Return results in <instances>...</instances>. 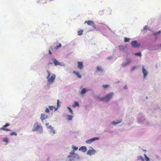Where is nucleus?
I'll return each mask as SVG.
<instances>
[{
    "instance_id": "nucleus-1",
    "label": "nucleus",
    "mask_w": 161,
    "mask_h": 161,
    "mask_svg": "<svg viewBox=\"0 0 161 161\" xmlns=\"http://www.w3.org/2000/svg\"><path fill=\"white\" fill-rule=\"evenodd\" d=\"M113 92H111L109 94L106 95L104 97L100 98L99 97H97L99 101H105L106 102H108L109 100L113 96Z\"/></svg>"
},
{
    "instance_id": "nucleus-2",
    "label": "nucleus",
    "mask_w": 161,
    "mask_h": 161,
    "mask_svg": "<svg viewBox=\"0 0 161 161\" xmlns=\"http://www.w3.org/2000/svg\"><path fill=\"white\" fill-rule=\"evenodd\" d=\"M85 24L87 23L88 25L91 26L94 29H96V27L95 24L93 21L88 20L85 22Z\"/></svg>"
},
{
    "instance_id": "nucleus-3",
    "label": "nucleus",
    "mask_w": 161,
    "mask_h": 161,
    "mask_svg": "<svg viewBox=\"0 0 161 161\" xmlns=\"http://www.w3.org/2000/svg\"><path fill=\"white\" fill-rule=\"evenodd\" d=\"M42 130V127L41 125H36L35 124L33 126L32 129L33 131H39Z\"/></svg>"
},
{
    "instance_id": "nucleus-4",
    "label": "nucleus",
    "mask_w": 161,
    "mask_h": 161,
    "mask_svg": "<svg viewBox=\"0 0 161 161\" xmlns=\"http://www.w3.org/2000/svg\"><path fill=\"white\" fill-rule=\"evenodd\" d=\"M131 44L133 47L135 48L139 47L141 45V44L138 43L136 40L132 41L131 42Z\"/></svg>"
},
{
    "instance_id": "nucleus-5",
    "label": "nucleus",
    "mask_w": 161,
    "mask_h": 161,
    "mask_svg": "<svg viewBox=\"0 0 161 161\" xmlns=\"http://www.w3.org/2000/svg\"><path fill=\"white\" fill-rule=\"evenodd\" d=\"M55 75L53 74L50 77L47 79L48 82L51 83H53L55 79Z\"/></svg>"
},
{
    "instance_id": "nucleus-6",
    "label": "nucleus",
    "mask_w": 161,
    "mask_h": 161,
    "mask_svg": "<svg viewBox=\"0 0 161 161\" xmlns=\"http://www.w3.org/2000/svg\"><path fill=\"white\" fill-rule=\"evenodd\" d=\"M9 125H10L9 124L7 123L5 125H3L2 127L0 128V130H5L6 131H11V130L9 129L5 128L6 127H7Z\"/></svg>"
},
{
    "instance_id": "nucleus-7",
    "label": "nucleus",
    "mask_w": 161,
    "mask_h": 161,
    "mask_svg": "<svg viewBox=\"0 0 161 161\" xmlns=\"http://www.w3.org/2000/svg\"><path fill=\"white\" fill-rule=\"evenodd\" d=\"M99 139V138L98 137H94L92 138H91L89 140H87L86 141V142L88 144H90L93 142L94 141H95L96 140H97Z\"/></svg>"
},
{
    "instance_id": "nucleus-8",
    "label": "nucleus",
    "mask_w": 161,
    "mask_h": 161,
    "mask_svg": "<svg viewBox=\"0 0 161 161\" xmlns=\"http://www.w3.org/2000/svg\"><path fill=\"white\" fill-rule=\"evenodd\" d=\"M78 68L80 69H82L83 68V63L81 62L77 61Z\"/></svg>"
},
{
    "instance_id": "nucleus-9",
    "label": "nucleus",
    "mask_w": 161,
    "mask_h": 161,
    "mask_svg": "<svg viewBox=\"0 0 161 161\" xmlns=\"http://www.w3.org/2000/svg\"><path fill=\"white\" fill-rule=\"evenodd\" d=\"M142 72L143 74L144 77V78H145L146 77V75H147L148 73L146 69H145L144 66H143L142 67Z\"/></svg>"
},
{
    "instance_id": "nucleus-10",
    "label": "nucleus",
    "mask_w": 161,
    "mask_h": 161,
    "mask_svg": "<svg viewBox=\"0 0 161 161\" xmlns=\"http://www.w3.org/2000/svg\"><path fill=\"white\" fill-rule=\"evenodd\" d=\"M95 153V151L94 150H88L87 153V154L88 155H91L92 154H93Z\"/></svg>"
},
{
    "instance_id": "nucleus-11",
    "label": "nucleus",
    "mask_w": 161,
    "mask_h": 161,
    "mask_svg": "<svg viewBox=\"0 0 161 161\" xmlns=\"http://www.w3.org/2000/svg\"><path fill=\"white\" fill-rule=\"evenodd\" d=\"M52 60L55 66L59 65L60 64V63L58 62L56 59L53 58L52 59Z\"/></svg>"
},
{
    "instance_id": "nucleus-12",
    "label": "nucleus",
    "mask_w": 161,
    "mask_h": 161,
    "mask_svg": "<svg viewBox=\"0 0 161 161\" xmlns=\"http://www.w3.org/2000/svg\"><path fill=\"white\" fill-rule=\"evenodd\" d=\"M47 116H45V115L44 114H41V116L40 118L42 121L44 120L46 118H47Z\"/></svg>"
},
{
    "instance_id": "nucleus-13",
    "label": "nucleus",
    "mask_w": 161,
    "mask_h": 161,
    "mask_svg": "<svg viewBox=\"0 0 161 161\" xmlns=\"http://www.w3.org/2000/svg\"><path fill=\"white\" fill-rule=\"evenodd\" d=\"M79 150H81L83 152H85L87 151V149L86 147L83 146L80 147L79 149Z\"/></svg>"
},
{
    "instance_id": "nucleus-14",
    "label": "nucleus",
    "mask_w": 161,
    "mask_h": 161,
    "mask_svg": "<svg viewBox=\"0 0 161 161\" xmlns=\"http://www.w3.org/2000/svg\"><path fill=\"white\" fill-rule=\"evenodd\" d=\"M75 154V152L74 151H71L69 154V155L67 156L68 158H70L72 157Z\"/></svg>"
},
{
    "instance_id": "nucleus-15",
    "label": "nucleus",
    "mask_w": 161,
    "mask_h": 161,
    "mask_svg": "<svg viewBox=\"0 0 161 161\" xmlns=\"http://www.w3.org/2000/svg\"><path fill=\"white\" fill-rule=\"evenodd\" d=\"M73 73L76 75L79 78H81V76L79 74V73L78 72L75 71H73Z\"/></svg>"
},
{
    "instance_id": "nucleus-16",
    "label": "nucleus",
    "mask_w": 161,
    "mask_h": 161,
    "mask_svg": "<svg viewBox=\"0 0 161 161\" xmlns=\"http://www.w3.org/2000/svg\"><path fill=\"white\" fill-rule=\"evenodd\" d=\"M130 63V60H129L126 63H124V64H122V66L124 67H125L126 66L129 64Z\"/></svg>"
},
{
    "instance_id": "nucleus-17",
    "label": "nucleus",
    "mask_w": 161,
    "mask_h": 161,
    "mask_svg": "<svg viewBox=\"0 0 161 161\" xmlns=\"http://www.w3.org/2000/svg\"><path fill=\"white\" fill-rule=\"evenodd\" d=\"M86 89L84 88H83L82 89L80 93L81 94H84L86 93Z\"/></svg>"
},
{
    "instance_id": "nucleus-18",
    "label": "nucleus",
    "mask_w": 161,
    "mask_h": 161,
    "mask_svg": "<svg viewBox=\"0 0 161 161\" xmlns=\"http://www.w3.org/2000/svg\"><path fill=\"white\" fill-rule=\"evenodd\" d=\"M97 71H103V69L99 66H97Z\"/></svg>"
},
{
    "instance_id": "nucleus-19",
    "label": "nucleus",
    "mask_w": 161,
    "mask_h": 161,
    "mask_svg": "<svg viewBox=\"0 0 161 161\" xmlns=\"http://www.w3.org/2000/svg\"><path fill=\"white\" fill-rule=\"evenodd\" d=\"M79 104L78 103L76 102H74V104L73 105V107H75L76 106H79Z\"/></svg>"
},
{
    "instance_id": "nucleus-20",
    "label": "nucleus",
    "mask_w": 161,
    "mask_h": 161,
    "mask_svg": "<svg viewBox=\"0 0 161 161\" xmlns=\"http://www.w3.org/2000/svg\"><path fill=\"white\" fill-rule=\"evenodd\" d=\"M83 31L82 30H80L78 31V35L80 36L83 34Z\"/></svg>"
},
{
    "instance_id": "nucleus-21",
    "label": "nucleus",
    "mask_w": 161,
    "mask_h": 161,
    "mask_svg": "<svg viewBox=\"0 0 161 161\" xmlns=\"http://www.w3.org/2000/svg\"><path fill=\"white\" fill-rule=\"evenodd\" d=\"M67 117L69 120H71L73 118V116L71 115H68Z\"/></svg>"
},
{
    "instance_id": "nucleus-22",
    "label": "nucleus",
    "mask_w": 161,
    "mask_h": 161,
    "mask_svg": "<svg viewBox=\"0 0 161 161\" xmlns=\"http://www.w3.org/2000/svg\"><path fill=\"white\" fill-rule=\"evenodd\" d=\"M130 39L129 38H128L126 37H125L124 38V41L125 42H129Z\"/></svg>"
},
{
    "instance_id": "nucleus-23",
    "label": "nucleus",
    "mask_w": 161,
    "mask_h": 161,
    "mask_svg": "<svg viewBox=\"0 0 161 161\" xmlns=\"http://www.w3.org/2000/svg\"><path fill=\"white\" fill-rule=\"evenodd\" d=\"M138 158L139 159H140L142 161H144V159L141 156H139L138 157Z\"/></svg>"
},
{
    "instance_id": "nucleus-24",
    "label": "nucleus",
    "mask_w": 161,
    "mask_h": 161,
    "mask_svg": "<svg viewBox=\"0 0 161 161\" xmlns=\"http://www.w3.org/2000/svg\"><path fill=\"white\" fill-rule=\"evenodd\" d=\"M144 155L145 156V158L146 160V161H150V159H149V158L147 157L146 155L145 154H144Z\"/></svg>"
},
{
    "instance_id": "nucleus-25",
    "label": "nucleus",
    "mask_w": 161,
    "mask_h": 161,
    "mask_svg": "<svg viewBox=\"0 0 161 161\" xmlns=\"http://www.w3.org/2000/svg\"><path fill=\"white\" fill-rule=\"evenodd\" d=\"M135 55L136 56H139L141 57L142 56V54L141 53H136L135 54Z\"/></svg>"
},
{
    "instance_id": "nucleus-26",
    "label": "nucleus",
    "mask_w": 161,
    "mask_h": 161,
    "mask_svg": "<svg viewBox=\"0 0 161 161\" xmlns=\"http://www.w3.org/2000/svg\"><path fill=\"white\" fill-rule=\"evenodd\" d=\"M50 131L51 133H52L53 134H55V131L53 129V128H52L51 129H50Z\"/></svg>"
},
{
    "instance_id": "nucleus-27",
    "label": "nucleus",
    "mask_w": 161,
    "mask_h": 161,
    "mask_svg": "<svg viewBox=\"0 0 161 161\" xmlns=\"http://www.w3.org/2000/svg\"><path fill=\"white\" fill-rule=\"evenodd\" d=\"M67 108L69 110L70 113L72 114H73V111L69 107H67Z\"/></svg>"
},
{
    "instance_id": "nucleus-28",
    "label": "nucleus",
    "mask_w": 161,
    "mask_h": 161,
    "mask_svg": "<svg viewBox=\"0 0 161 161\" xmlns=\"http://www.w3.org/2000/svg\"><path fill=\"white\" fill-rule=\"evenodd\" d=\"M61 43H59V44H58V45L57 46V47H55V48L56 49H58L59 48L61 47Z\"/></svg>"
},
{
    "instance_id": "nucleus-29",
    "label": "nucleus",
    "mask_w": 161,
    "mask_h": 161,
    "mask_svg": "<svg viewBox=\"0 0 161 161\" xmlns=\"http://www.w3.org/2000/svg\"><path fill=\"white\" fill-rule=\"evenodd\" d=\"M47 72L48 73V76L47 77V79H48V78H49L51 74L49 71L47 70Z\"/></svg>"
},
{
    "instance_id": "nucleus-30",
    "label": "nucleus",
    "mask_w": 161,
    "mask_h": 161,
    "mask_svg": "<svg viewBox=\"0 0 161 161\" xmlns=\"http://www.w3.org/2000/svg\"><path fill=\"white\" fill-rule=\"evenodd\" d=\"M10 135L11 136H12V135L16 136L17 134H16V133L14 132H12L10 133Z\"/></svg>"
},
{
    "instance_id": "nucleus-31",
    "label": "nucleus",
    "mask_w": 161,
    "mask_h": 161,
    "mask_svg": "<svg viewBox=\"0 0 161 161\" xmlns=\"http://www.w3.org/2000/svg\"><path fill=\"white\" fill-rule=\"evenodd\" d=\"M103 86L104 88H106L109 86V85H103Z\"/></svg>"
},
{
    "instance_id": "nucleus-32",
    "label": "nucleus",
    "mask_w": 161,
    "mask_h": 161,
    "mask_svg": "<svg viewBox=\"0 0 161 161\" xmlns=\"http://www.w3.org/2000/svg\"><path fill=\"white\" fill-rule=\"evenodd\" d=\"M3 141L4 142L7 143L8 141V139L7 138H5L3 139Z\"/></svg>"
},
{
    "instance_id": "nucleus-33",
    "label": "nucleus",
    "mask_w": 161,
    "mask_h": 161,
    "mask_svg": "<svg viewBox=\"0 0 161 161\" xmlns=\"http://www.w3.org/2000/svg\"><path fill=\"white\" fill-rule=\"evenodd\" d=\"M73 150L74 151L77 150L78 149V148L76 147H73Z\"/></svg>"
},
{
    "instance_id": "nucleus-34",
    "label": "nucleus",
    "mask_w": 161,
    "mask_h": 161,
    "mask_svg": "<svg viewBox=\"0 0 161 161\" xmlns=\"http://www.w3.org/2000/svg\"><path fill=\"white\" fill-rule=\"evenodd\" d=\"M49 108L51 110H53V109L54 108V107L53 106H49Z\"/></svg>"
},
{
    "instance_id": "nucleus-35",
    "label": "nucleus",
    "mask_w": 161,
    "mask_h": 161,
    "mask_svg": "<svg viewBox=\"0 0 161 161\" xmlns=\"http://www.w3.org/2000/svg\"><path fill=\"white\" fill-rule=\"evenodd\" d=\"M121 122V120L120 121H119L118 122H116L114 121V122H113V124H114V125H116L117 124L120 123Z\"/></svg>"
},
{
    "instance_id": "nucleus-36",
    "label": "nucleus",
    "mask_w": 161,
    "mask_h": 161,
    "mask_svg": "<svg viewBox=\"0 0 161 161\" xmlns=\"http://www.w3.org/2000/svg\"><path fill=\"white\" fill-rule=\"evenodd\" d=\"M45 111L46 113L49 112V109L48 108H46L45 110Z\"/></svg>"
},
{
    "instance_id": "nucleus-37",
    "label": "nucleus",
    "mask_w": 161,
    "mask_h": 161,
    "mask_svg": "<svg viewBox=\"0 0 161 161\" xmlns=\"http://www.w3.org/2000/svg\"><path fill=\"white\" fill-rule=\"evenodd\" d=\"M148 26H147V25H145L144 27V28H143V29L144 30H147V29H148Z\"/></svg>"
},
{
    "instance_id": "nucleus-38",
    "label": "nucleus",
    "mask_w": 161,
    "mask_h": 161,
    "mask_svg": "<svg viewBox=\"0 0 161 161\" xmlns=\"http://www.w3.org/2000/svg\"><path fill=\"white\" fill-rule=\"evenodd\" d=\"M57 106L58 107H59V100H57Z\"/></svg>"
},
{
    "instance_id": "nucleus-39",
    "label": "nucleus",
    "mask_w": 161,
    "mask_h": 161,
    "mask_svg": "<svg viewBox=\"0 0 161 161\" xmlns=\"http://www.w3.org/2000/svg\"><path fill=\"white\" fill-rule=\"evenodd\" d=\"M47 127V128H48V129H51L52 128H53L51 125H49V126H48Z\"/></svg>"
},
{
    "instance_id": "nucleus-40",
    "label": "nucleus",
    "mask_w": 161,
    "mask_h": 161,
    "mask_svg": "<svg viewBox=\"0 0 161 161\" xmlns=\"http://www.w3.org/2000/svg\"><path fill=\"white\" fill-rule=\"evenodd\" d=\"M161 31H159L158 32H156L155 33V35H157L158 34H160L161 33Z\"/></svg>"
},
{
    "instance_id": "nucleus-41",
    "label": "nucleus",
    "mask_w": 161,
    "mask_h": 161,
    "mask_svg": "<svg viewBox=\"0 0 161 161\" xmlns=\"http://www.w3.org/2000/svg\"><path fill=\"white\" fill-rule=\"evenodd\" d=\"M136 67L135 66L133 67L132 68V70H134L136 69Z\"/></svg>"
},
{
    "instance_id": "nucleus-42",
    "label": "nucleus",
    "mask_w": 161,
    "mask_h": 161,
    "mask_svg": "<svg viewBox=\"0 0 161 161\" xmlns=\"http://www.w3.org/2000/svg\"><path fill=\"white\" fill-rule=\"evenodd\" d=\"M53 64V63H52L51 62H49L48 63V65H50V64Z\"/></svg>"
},
{
    "instance_id": "nucleus-43",
    "label": "nucleus",
    "mask_w": 161,
    "mask_h": 161,
    "mask_svg": "<svg viewBox=\"0 0 161 161\" xmlns=\"http://www.w3.org/2000/svg\"><path fill=\"white\" fill-rule=\"evenodd\" d=\"M48 52H49V54L51 55L52 54V52H51V51L50 50H49Z\"/></svg>"
},
{
    "instance_id": "nucleus-44",
    "label": "nucleus",
    "mask_w": 161,
    "mask_h": 161,
    "mask_svg": "<svg viewBox=\"0 0 161 161\" xmlns=\"http://www.w3.org/2000/svg\"><path fill=\"white\" fill-rule=\"evenodd\" d=\"M49 125V124H46V125L47 126V125Z\"/></svg>"
},
{
    "instance_id": "nucleus-45",
    "label": "nucleus",
    "mask_w": 161,
    "mask_h": 161,
    "mask_svg": "<svg viewBox=\"0 0 161 161\" xmlns=\"http://www.w3.org/2000/svg\"><path fill=\"white\" fill-rule=\"evenodd\" d=\"M126 88V87H125V88Z\"/></svg>"
},
{
    "instance_id": "nucleus-46",
    "label": "nucleus",
    "mask_w": 161,
    "mask_h": 161,
    "mask_svg": "<svg viewBox=\"0 0 161 161\" xmlns=\"http://www.w3.org/2000/svg\"><path fill=\"white\" fill-rule=\"evenodd\" d=\"M126 88V87H125V88Z\"/></svg>"
},
{
    "instance_id": "nucleus-47",
    "label": "nucleus",
    "mask_w": 161,
    "mask_h": 161,
    "mask_svg": "<svg viewBox=\"0 0 161 161\" xmlns=\"http://www.w3.org/2000/svg\"><path fill=\"white\" fill-rule=\"evenodd\" d=\"M160 47H161V45H160Z\"/></svg>"
}]
</instances>
